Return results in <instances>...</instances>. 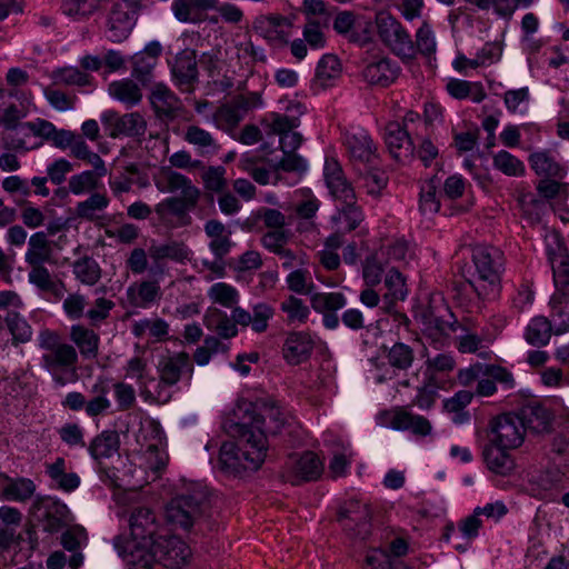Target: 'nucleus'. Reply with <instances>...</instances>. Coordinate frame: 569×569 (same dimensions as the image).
<instances>
[{
	"mask_svg": "<svg viewBox=\"0 0 569 569\" xmlns=\"http://www.w3.org/2000/svg\"><path fill=\"white\" fill-rule=\"evenodd\" d=\"M228 433L236 442H224L220 448L219 461L221 467L229 472L240 470H256L264 461L267 446L264 435L260 428L253 430L246 419L232 421L228 427Z\"/></svg>",
	"mask_w": 569,
	"mask_h": 569,
	"instance_id": "1",
	"label": "nucleus"
},
{
	"mask_svg": "<svg viewBox=\"0 0 569 569\" xmlns=\"http://www.w3.org/2000/svg\"><path fill=\"white\" fill-rule=\"evenodd\" d=\"M156 187L161 192H180V197H169L159 202L154 211L158 218L168 224H173L177 219L182 226L191 221L188 212L196 208L201 196V191L184 174L164 169L159 179L156 180Z\"/></svg>",
	"mask_w": 569,
	"mask_h": 569,
	"instance_id": "2",
	"label": "nucleus"
},
{
	"mask_svg": "<svg viewBox=\"0 0 569 569\" xmlns=\"http://www.w3.org/2000/svg\"><path fill=\"white\" fill-rule=\"evenodd\" d=\"M42 350L40 367L57 387H64L78 380L79 355L73 345L66 342L59 332L42 329L37 338Z\"/></svg>",
	"mask_w": 569,
	"mask_h": 569,
	"instance_id": "3",
	"label": "nucleus"
},
{
	"mask_svg": "<svg viewBox=\"0 0 569 569\" xmlns=\"http://www.w3.org/2000/svg\"><path fill=\"white\" fill-rule=\"evenodd\" d=\"M475 271L467 278L478 298L493 301L501 293V277L505 271V254L493 246L477 244L471 250Z\"/></svg>",
	"mask_w": 569,
	"mask_h": 569,
	"instance_id": "4",
	"label": "nucleus"
},
{
	"mask_svg": "<svg viewBox=\"0 0 569 569\" xmlns=\"http://www.w3.org/2000/svg\"><path fill=\"white\" fill-rule=\"evenodd\" d=\"M210 509L208 489L201 483H190L166 507V519L174 528L189 530L200 526Z\"/></svg>",
	"mask_w": 569,
	"mask_h": 569,
	"instance_id": "5",
	"label": "nucleus"
},
{
	"mask_svg": "<svg viewBox=\"0 0 569 569\" xmlns=\"http://www.w3.org/2000/svg\"><path fill=\"white\" fill-rule=\"evenodd\" d=\"M375 29L379 41L403 63L413 61L412 38L405 26L390 12L375 14Z\"/></svg>",
	"mask_w": 569,
	"mask_h": 569,
	"instance_id": "6",
	"label": "nucleus"
},
{
	"mask_svg": "<svg viewBox=\"0 0 569 569\" xmlns=\"http://www.w3.org/2000/svg\"><path fill=\"white\" fill-rule=\"evenodd\" d=\"M486 437L499 448L516 450L526 439L525 421L513 412L495 416L488 421Z\"/></svg>",
	"mask_w": 569,
	"mask_h": 569,
	"instance_id": "7",
	"label": "nucleus"
},
{
	"mask_svg": "<svg viewBox=\"0 0 569 569\" xmlns=\"http://www.w3.org/2000/svg\"><path fill=\"white\" fill-rule=\"evenodd\" d=\"M157 372L159 375L158 387L160 390L156 399L167 402L170 399V395L164 389L176 386L182 379L190 381L193 375V362L184 351L170 353L159 359Z\"/></svg>",
	"mask_w": 569,
	"mask_h": 569,
	"instance_id": "8",
	"label": "nucleus"
},
{
	"mask_svg": "<svg viewBox=\"0 0 569 569\" xmlns=\"http://www.w3.org/2000/svg\"><path fill=\"white\" fill-rule=\"evenodd\" d=\"M137 0H112L106 17V33L110 41L121 42L131 33L138 18Z\"/></svg>",
	"mask_w": 569,
	"mask_h": 569,
	"instance_id": "9",
	"label": "nucleus"
},
{
	"mask_svg": "<svg viewBox=\"0 0 569 569\" xmlns=\"http://www.w3.org/2000/svg\"><path fill=\"white\" fill-rule=\"evenodd\" d=\"M246 419L248 426L253 430L260 428L264 435L267 442V435H277L280 432L287 421L286 413L279 406L273 402H262L260 406L249 405L243 410V416L240 420Z\"/></svg>",
	"mask_w": 569,
	"mask_h": 569,
	"instance_id": "10",
	"label": "nucleus"
},
{
	"mask_svg": "<svg viewBox=\"0 0 569 569\" xmlns=\"http://www.w3.org/2000/svg\"><path fill=\"white\" fill-rule=\"evenodd\" d=\"M332 28L339 36L359 47L372 42V22L351 10L339 11L333 19Z\"/></svg>",
	"mask_w": 569,
	"mask_h": 569,
	"instance_id": "11",
	"label": "nucleus"
},
{
	"mask_svg": "<svg viewBox=\"0 0 569 569\" xmlns=\"http://www.w3.org/2000/svg\"><path fill=\"white\" fill-rule=\"evenodd\" d=\"M114 547L124 560L127 569H160L153 543H141L136 540L114 539Z\"/></svg>",
	"mask_w": 569,
	"mask_h": 569,
	"instance_id": "12",
	"label": "nucleus"
},
{
	"mask_svg": "<svg viewBox=\"0 0 569 569\" xmlns=\"http://www.w3.org/2000/svg\"><path fill=\"white\" fill-rule=\"evenodd\" d=\"M323 471V462L312 451H306L301 456H290L284 463L282 477L292 485L302 481L317 480Z\"/></svg>",
	"mask_w": 569,
	"mask_h": 569,
	"instance_id": "13",
	"label": "nucleus"
},
{
	"mask_svg": "<svg viewBox=\"0 0 569 569\" xmlns=\"http://www.w3.org/2000/svg\"><path fill=\"white\" fill-rule=\"evenodd\" d=\"M380 423L393 430L410 431L417 437L432 432L431 422L423 416L413 415L403 407L386 410L379 416Z\"/></svg>",
	"mask_w": 569,
	"mask_h": 569,
	"instance_id": "14",
	"label": "nucleus"
},
{
	"mask_svg": "<svg viewBox=\"0 0 569 569\" xmlns=\"http://www.w3.org/2000/svg\"><path fill=\"white\" fill-rule=\"evenodd\" d=\"M295 20V14H261L254 19L252 27L259 36L263 37L269 42L287 44L291 37Z\"/></svg>",
	"mask_w": 569,
	"mask_h": 569,
	"instance_id": "15",
	"label": "nucleus"
},
{
	"mask_svg": "<svg viewBox=\"0 0 569 569\" xmlns=\"http://www.w3.org/2000/svg\"><path fill=\"white\" fill-rule=\"evenodd\" d=\"M371 510L368 503L359 500H349L340 509L338 520L345 530L359 539L370 535Z\"/></svg>",
	"mask_w": 569,
	"mask_h": 569,
	"instance_id": "16",
	"label": "nucleus"
},
{
	"mask_svg": "<svg viewBox=\"0 0 569 569\" xmlns=\"http://www.w3.org/2000/svg\"><path fill=\"white\" fill-rule=\"evenodd\" d=\"M129 528L130 538L121 537L122 540H136L141 543L152 545L157 539L159 523L153 510L138 507L130 512Z\"/></svg>",
	"mask_w": 569,
	"mask_h": 569,
	"instance_id": "17",
	"label": "nucleus"
},
{
	"mask_svg": "<svg viewBox=\"0 0 569 569\" xmlns=\"http://www.w3.org/2000/svg\"><path fill=\"white\" fill-rule=\"evenodd\" d=\"M153 547L160 567L178 568L183 566L191 555L187 543L174 536H159L154 540Z\"/></svg>",
	"mask_w": 569,
	"mask_h": 569,
	"instance_id": "18",
	"label": "nucleus"
},
{
	"mask_svg": "<svg viewBox=\"0 0 569 569\" xmlns=\"http://www.w3.org/2000/svg\"><path fill=\"white\" fill-rule=\"evenodd\" d=\"M383 139L388 151L397 161L406 162L413 157V141L408 129L399 121H390L386 124Z\"/></svg>",
	"mask_w": 569,
	"mask_h": 569,
	"instance_id": "19",
	"label": "nucleus"
},
{
	"mask_svg": "<svg viewBox=\"0 0 569 569\" xmlns=\"http://www.w3.org/2000/svg\"><path fill=\"white\" fill-rule=\"evenodd\" d=\"M343 143L355 166H371L378 154L377 147L366 131L346 132Z\"/></svg>",
	"mask_w": 569,
	"mask_h": 569,
	"instance_id": "20",
	"label": "nucleus"
},
{
	"mask_svg": "<svg viewBox=\"0 0 569 569\" xmlns=\"http://www.w3.org/2000/svg\"><path fill=\"white\" fill-rule=\"evenodd\" d=\"M33 513L42 521L46 531L57 532L66 525L68 508L51 497H42L34 501Z\"/></svg>",
	"mask_w": 569,
	"mask_h": 569,
	"instance_id": "21",
	"label": "nucleus"
},
{
	"mask_svg": "<svg viewBox=\"0 0 569 569\" xmlns=\"http://www.w3.org/2000/svg\"><path fill=\"white\" fill-rule=\"evenodd\" d=\"M274 308L267 302H258L251 311L242 307L233 308V318L241 327H250L256 333H263L269 328V321L274 317Z\"/></svg>",
	"mask_w": 569,
	"mask_h": 569,
	"instance_id": "22",
	"label": "nucleus"
},
{
	"mask_svg": "<svg viewBox=\"0 0 569 569\" xmlns=\"http://www.w3.org/2000/svg\"><path fill=\"white\" fill-rule=\"evenodd\" d=\"M400 72L401 68L397 61L389 57H381L368 63L362 71V76L368 83L385 88L395 82Z\"/></svg>",
	"mask_w": 569,
	"mask_h": 569,
	"instance_id": "23",
	"label": "nucleus"
},
{
	"mask_svg": "<svg viewBox=\"0 0 569 569\" xmlns=\"http://www.w3.org/2000/svg\"><path fill=\"white\" fill-rule=\"evenodd\" d=\"M422 323L430 336H449L458 329L455 315L447 306L427 309L422 313Z\"/></svg>",
	"mask_w": 569,
	"mask_h": 569,
	"instance_id": "24",
	"label": "nucleus"
},
{
	"mask_svg": "<svg viewBox=\"0 0 569 569\" xmlns=\"http://www.w3.org/2000/svg\"><path fill=\"white\" fill-rule=\"evenodd\" d=\"M172 74L181 90L190 91L198 79L197 56L194 50L181 51L174 60Z\"/></svg>",
	"mask_w": 569,
	"mask_h": 569,
	"instance_id": "25",
	"label": "nucleus"
},
{
	"mask_svg": "<svg viewBox=\"0 0 569 569\" xmlns=\"http://www.w3.org/2000/svg\"><path fill=\"white\" fill-rule=\"evenodd\" d=\"M203 323L208 330L222 339H231L238 335L239 323L233 318V309L229 316L217 307H209L203 316Z\"/></svg>",
	"mask_w": 569,
	"mask_h": 569,
	"instance_id": "26",
	"label": "nucleus"
},
{
	"mask_svg": "<svg viewBox=\"0 0 569 569\" xmlns=\"http://www.w3.org/2000/svg\"><path fill=\"white\" fill-rule=\"evenodd\" d=\"M182 138L187 143L194 147L201 157L216 156L221 149L220 143L213 134L198 124L187 126L183 130Z\"/></svg>",
	"mask_w": 569,
	"mask_h": 569,
	"instance_id": "27",
	"label": "nucleus"
},
{
	"mask_svg": "<svg viewBox=\"0 0 569 569\" xmlns=\"http://www.w3.org/2000/svg\"><path fill=\"white\" fill-rule=\"evenodd\" d=\"M1 493L3 500L26 502L36 491L34 482L29 478H11L0 472Z\"/></svg>",
	"mask_w": 569,
	"mask_h": 569,
	"instance_id": "28",
	"label": "nucleus"
},
{
	"mask_svg": "<svg viewBox=\"0 0 569 569\" xmlns=\"http://www.w3.org/2000/svg\"><path fill=\"white\" fill-rule=\"evenodd\" d=\"M149 100L160 119H173L180 109V101L177 96L162 83L153 86Z\"/></svg>",
	"mask_w": 569,
	"mask_h": 569,
	"instance_id": "29",
	"label": "nucleus"
},
{
	"mask_svg": "<svg viewBox=\"0 0 569 569\" xmlns=\"http://www.w3.org/2000/svg\"><path fill=\"white\" fill-rule=\"evenodd\" d=\"M28 281L39 291L49 293L56 299H62L64 295V283L52 274L44 264L29 266Z\"/></svg>",
	"mask_w": 569,
	"mask_h": 569,
	"instance_id": "30",
	"label": "nucleus"
},
{
	"mask_svg": "<svg viewBox=\"0 0 569 569\" xmlns=\"http://www.w3.org/2000/svg\"><path fill=\"white\" fill-rule=\"evenodd\" d=\"M512 449L499 448L490 442L483 447L482 457L487 468L499 476H509L516 467L515 459L510 453Z\"/></svg>",
	"mask_w": 569,
	"mask_h": 569,
	"instance_id": "31",
	"label": "nucleus"
},
{
	"mask_svg": "<svg viewBox=\"0 0 569 569\" xmlns=\"http://www.w3.org/2000/svg\"><path fill=\"white\" fill-rule=\"evenodd\" d=\"M529 164L539 177L563 179L567 174L565 166L559 163L550 150H539L529 154Z\"/></svg>",
	"mask_w": 569,
	"mask_h": 569,
	"instance_id": "32",
	"label": "nucleus"
},
{
	"mask_svg": "<svg viewBox=\"0 0 569 569\" xmlns=\"http://www.w3.org/2000/svg\"><path fill=\"white\" fill-rule=\"evenodd\" d=\"M312 349L313 341L308 333L292 332L284 341L282 353L288 363L299 365L310 357Z\"/></svg>",
	"mask_w": 569,
	"mask_h": 569,
	"instance_id": "33",
	"label": "nucleus"
},
{
	"mask_svg": "<svg viewBox=\"0 0 569 569\" xmlns=\"http://www.w3.org/2000/svg\"><path fill=\"white\" fill-rule=\"evenodd\" d=\"M24 261L28 266L54 262L52 242L47 233L39 231L29 238Z\"/></svg>",
	"mask_w": 569,
	"mask_h": 569,
	"instance_id": "34",
	"label": "nucleus"
},
{
	"mask_svg": "<svg viewBox=\"0 0 569 569\" xmlns=\"http://www.w3.org/2000/svg\"><path fill=\"white\" fill-rule=\"evenodd\" d=\"M555 247L548 246L547 253L557 284H569V251L558 236L553 238Z\"/></svg>",
	"mask_w": 569,
	"mask_h": 569,
	"instance_id": "35",
	"label": "nucleus"
},
{
	"mask_svg": "<svg viewBox=\"0 0 569 569\" xmlns=\"http://www.w3.org/2000/svg\"><path fill=\"white\" fill-rule=\"evenodd\" d=\"M204 232L210 238L209 248L218 259H223L232 247L231 231L219 220L211 219L204 224Z\"/></svg>",
	"mask_w": 569,
	"mask_h": 569,
	"instance_id": "36",
	"label": "nucleus"
},
{
	"mask_svg": "<svg viewBox=\"0 0 569 569\" xmlns=\"http://www.w3.org/2000/svg\"><path fill=\"white\" fill-rule=\"evenodd\" d=\"M106 174V166L92 167L91 170L73 174L68 181L69 191L76 196L92 193L99 188L100 181Z\"/></svg>",
	"mask_w": 569,
	"mask_h": 569,
	"instance_id": "37",
	"label": "nucleus"
},
{
	"mask_svg": "<svg viewBox=\"0 0 569 569\" xmlns=\"http://www.w3.org/2000/svg\"><path fill=\"white\" fill-rule=\"evenodd\" d=\"M521 419L525 421L526 429L529 428L535 433H549L552 430L555 417L547 407L532 403L522 411Z\"/></svg>",
	"mask_w": 569,
	"mask_h": 569,
	"instance_id": "38",
	"label": "nucleus"
},
{
	"mask_svg": "<svg viewBox=\"0 0 569 569\" xmlns=\"http://www.w3.org/2000/svg\"><path fill=\"white\" fill-rule=\"evenodd\" d=\"M70 339L84 359H94L99 352L100 338L92 329L82 325L70 328Z\"/></svg>",
	"mask_w": 569,
	"mask_h": 569,
	"instance_id": "39",
	"label": "nucleus"
},
{
	"mask_svg": "<svg viewBox=\"0 0 569 569\" xmlns=\"http://www.w3.org/2000/svg\"><path fill=\"white\" fill-rule=\"evenodd\" d=\"M260 221L263 223L267 231L286 229L288 226L287 217L280 210L269 207H259L246 219L243 227L248 230H252Z\"/></svg>",
	"mask_w": 569,
	"mask_h": 569,
	"instance_id": "40",
	"label": "nucleus"
},
{
	"mask_svg": "<svg viewBox=\"0 0 569 569\" xmlns=\"http://www.w3.org/2000/svg\"><path fill=\"white\" fill-rule=\"evenodd\" d=\"M387 292L383 295L385 310L391 312L398 301H403L408 295L406 278L396 268H390L385 277Z\"/></svg>",
	"mask_w": 569,
	"mask_h": 569,
	"instance_id": "41",
	"label": "nucleus"
},
{
	"mask_svg": "<svg viewBox=\"0 0 569 569\" xmlns=\"http://www.w3.org/2000/svg\"><path fill=\"white\" fill-rule=\"evenodd\" d=\"M110 199L106 193L92 192L86 200L77 203L74 214L77 218L96 222L108 208Z\"/></svg>",
	"mask_w": 569,
	"mask_h": 569,
	"instance_id": "42",
	"label": "nucleus"
},
{
	"mask_svg": "<svg viewBox=\"0 0 569 569\" xmlns=\"http://www.w3.org/2000/svg\"><path fill=\"white\" fill-rule=\"evenodd\" d=\"M150 428L154 433L156 442L148 445L144 455L148 468L153 472H159L166 467L168 462V455L164 449L163 432L159 423L151 421Z\"/></svg>",
	"mask_w": 569,
	"mask_h": 569,
	"instance_id": "43",
	"label": "nucleus"
},
{
	"mask_svg": "<svg viewBox=\"0 0 569 569\" xmlns=\"http://www.w3.org/2000/svg\"><path fill=\"white\" fill-rule=\"evenodd\" d=\"M250 108L244 99H239L234 104H223L213 114L218 128L231 130L243 119V113Z\"/></svg>",
	"mask_w": 569,
	"mask_h": 569,
	"instance_id": "44",
	"label": "nucleus"
},
{
	"mask_svg": "<svg viewBox=\"0 0 569 569\" xmlns=\"http://www.w3.org/2000/svg\"><path fill=\"white\" fill-rule=\"evenodd\" d=\"M446 89L452 98L458 100L471 98L473 102L480 103L487 97L480 82L451 78L448 80Z\"/></svg>",
	"mask_w": 569,
	"mask_h": 569,
	"instance_id": "45",
	"label": "nucleus"
},
{
	"mask_svg": "<svg viewBox=\"0 0 569 569\" xmlns=\"http://www.w3.org/2000/svg\"><path fill=\"white\" fill-rule=\"evenodd\" d=\"M190 250L182 242L170 241L161 244H152L149 248V256L153 262L159 263L169 259L176 262H183L189 259Z\"/></svg>",
	"mask_w": 569,
	"mask_h": 569,
	"instance_id": "46",
	"label": "nucleus"
},
{
	"mask_svg": "<svg viewBox=\"0 0 569 569\" xmlns=\"http://www.w3.org/2000/svg\"><path fill=\"white\" fill-rule=\"evenodd\" d=\"M127 293L133 306L146 308L160 298L161 289L156 281H142L130 286Z\"/></svg>",
	"mask_w": 569,
	"mask_h": 569,
	"instance_id": "47",
	"label": "nucleus"
},
{
	"mask_svg": "<svg viewBox=\"0 0 569 569\" xmlns=\"http://www.w3.org/2000/svg\"><path fill=\"white\" fill-rule=\"evenodd\" d=\"M120 447L119 435L114 430H106L93 438L89 451L94 459L110 458Z\"/></svg>",
	"mask_w": 569,
	"mask_h": 569,
	"instance_id": "48",
	"label": "nucleus"
},
{
	"mask_svg": "<svg viewBox=\"0 0 569 569\" xmlns=\"http://www.w3.org/2000/svg\"><path fill=\"white\" fill-rule=\"evenodd\" d=\"M110 96L128 107L138 104L142 99L140 87L131 79L113 81L109 84Z\"/></svg>",
	"mask_w": 569,
	"mask_h": 569,
	"instance_id": "49",
	"label": "nucleus"
},
{
	"mask_svg": "<svg viewBox=\"0 0 569 569\" xmlns=\"http://www.w3.org/2000/svg\"><path fill=\"white\" fill-rule=\"evenodd\" d=\"M551 335V322L543 316L533 317L525 330L526 341L535 347L547 346Z\"/></svg>",
	"mask_w": 569,
	"mask_h": 569,
	"instance_id": "50",
	"label": "nucleus"
},
{
	"mask_svg": "<svg viewBox=\"0 0 569 569\" xmlns=\"http://www.w3.org/2000/svg\"><path fill=\"white\" fill-rule=\"evenodd\" d=\"M413 60L418 54H421L426 59L430 60L435 57L437 51V42L435 33L428 22L417 29L415 34V41L412 40Z\"/></svg>",
	"mask_w": 569,
	"mask_h": 569,
	"instance_id": "51",
	"label": "nucleus"
},
{
	"mask_svg": "<svg viewBox=\"0 0 569 569\" xmlns=\"http://www.w3.org/2000/svg\"><path fill=\"white\" fill-rule=\"evenodd\" d=\"M332 448V459L329 462V471L333 478L343 477L347 475L353 452L350 445L341 439L335 440Z\"/></svg>",
	"mask_w": 569,
	"mask_h": 569,
	"instance_id": "52",
	"label": "nucleus"
},
{
	"mask_svg": "<svg viewBox=\"0 0 569 569\" xmlns=\"http://www.w3.org/2000/svg\"><path fill=\"white\" fill-rule=\"evenodd\" d=\"M341 76V62L337 56L325 54L316 69V82L321 88H328Z\"/></svg>",
	"mask_w": 569,
	"mask_h": 569,
	"instance_id": "53",
	"label": "nucleus"
},
{
	"mask_svg": "<svg viewBox=\"0 0 569 569\" xmlns=\"http://www.w3.org/2000/svg\"><path fill=\"white\" fill-rule=\"evenodd\" d=\"M132 333L137 338L148 335L156 341H163L169 335V323L161 318L141 319L132 325Z\"/></svg>",
	"mask_w": 569,
	"mask_h": 569,
	"instance_id": "54",
	"label": "nucleus"
},
{
	"mask_svg": "<svg viewBox=\"0 0 569 569\" xmlns=\"http://www.w3.org/2000/svg\"><path fill=\"white\" fill-rule=\"evenodd\" d=\"M6 327L12 336V343H27L32 338V328L19 311H10L4 316Z\"/></svg>",
	"mask_w": 569,
	"mask_h": 569,
	"instance_id": "55",
	"label": "nucleus"
},
{
	"mask_svg": "<svg viewBox=\"0 0 569 569\" xmlns=\"http://www.w3.org/2000/svg\"><path fill=\"white\" fill-rule=\"evenodd\" d=\"M72 272L78 281L94 286L101 278V268L92 257H82L72 263Z\"/></svg>",
	"mask_w": 569,
	"mask_h": 569,
	"instance_id": "56",
	"label": "nucleus"
},
{
	"mask_svg": "<svg viewBox=\"0 0 569 569\" xmlns=\"http://www.w3.org/2000/svg\"><path fill=\"white\" fill-rule=\"evenodd\" d=\"M312 309L318 313H327L342 309L347 299L341 292H316L310 298Z\"/></svg>",
	"mask_w": 569,
	"mask_h": 569,
	"instance_id": "57",
	"label": "nucleus"
},
{
	"mask_svg": "<svg viewBox=\"0 0 569 569\" xmlns=\"http://www.w3.org/2000/svg\"><path fill=\"white\" fill-rule=\"evenodd\" d=\"M100 7V0H62L63 14L81 21L91 17Z\"/></svg>",
	"mask_w": 569,
	"mask_h": 569,
	"instance_id": "58",
	"label": "nucleus"
},
{
	"mask_svg": "<svg viewBox=\"0 0 569 569\" xmlns=\"http://www.w3.org/2000/svg\"><path fill=\"white\" fill-rule=\"evenodd\" d=\"M388 365L398 371L408 370L415 360L412 348L403 342H396L386 355Z\"/></svg>",
	"mask_w": 569,
	"mask_h": 569,
	"instance_id": "59",
	"label": "nucleus"
},
{
	"mask_svg": "<svg viewBox=\"0 0 569 569\" xmlns=\"http://www.w3.org/2000/svg\"><path fill=\"white\" fill-rule=\"evenodd\" d=\"M280 310L286 313L288 323L303 325L310 316L309 307L296 296L283 299L280 302Z\"/></svg>",
	"mask_w": 569,
	"mask_h": 569,
	"instance_id": "60",
	"label": "nucleus"
},
{
	"mask_svg": "<svg viewBox=\"0 0 569 569\" xmlns=\"http://www.w3.org/2000/svg\"><path fill=\"white\" fill-rule=\"evenodd\" d=\"M208 298L211 302L220 305L224 308H236L239 301L238 290L226 282L213 283L208 290Z\"/></svg>",
	"mask_w": 569,
	"mask_h": 569,
	"instance_id": "61",
	"label": "nucleus"
},
{
	"mask_svg": "<svg viewBox=\"0 0 569 569\" xmlns=\"http://www.w3.org/2000/svg\"><path fill=\"white\" fill-rule=\"evenodd\" d=\"M292 238V232L289 228L279 229V230H270L266 231L261 239V246L268 250L269 252L277 253H287V244L290 242Z\"/></svg>",
	"mask_w": 569,
	"mask_h": 569,
	"instance_id": "62",
	"label": "nucleus"
},
{
	"mask_svg": "<svg viewBox=\"0 0 569 569\" xmlns=\"http://www.w3.org/2000/svg\"><path fill=\"white\" fill-rule=\"evenodd\" d=\"M227 169L223 166H210L201 172L203 187L209 192L222 193L228 188Z\"/></svg>",
	"mask_w": 569,
	"mask_h": 569,
	"instance_id": "63",
	"label": "nucleus"
},
{
	"mask_svg": "<svg viewBox=\"0 0 569 569\" xmlns=\"http://www.w3.org/2000/svg\"><path fill=\"white\" fill-rule=\"evenodd\" d=\"M493 167L506 176L519 177L526 171L523 162L506 150L498 151L492 159Z\"/></svg>",
	"mask_w": 569,
	"mask_h": 569,
	"instance_id": "64",
	"label": "nucleus"
}]
</instances>
